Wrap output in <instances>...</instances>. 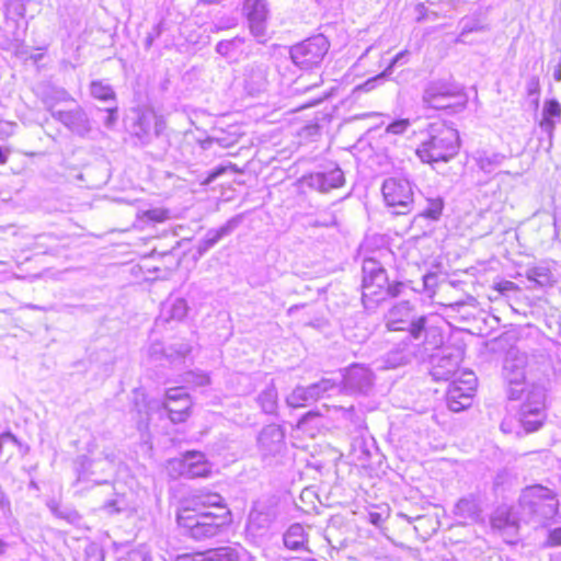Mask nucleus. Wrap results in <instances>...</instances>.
I'll list each match as a JSON object with an SVG mask.
<instances>
[{
    "label": "nucleus",
    "mask_w": 561,
    "mask_h": 561,
    "mask_svg": "<svg viewBox=\"0 0 561 561\" xmlns=\"http://www.w3.org/2000/svg\"><path fill=\"white\" fill-rule=\"evenodd\" d=\"M545 393L535 389L520 408V423L527 433L537 431L542 425Z\"/></svg>",
    "instance_id": "obj_13"
},
{
    "label": "nucleus",
    "mask_w": 561,
    "mask_h": 561,
    "mask_svg": "<svg viewBox=\"0 0 561 561\" xmlns=\"http://www.w3.org/2000/svg\"><path fill=\"white\" fill-rule=\"evenodd\" d=\"M309 387L317 401L342 392L341 383L331 378H322Z\"/></svg>",
    "instance_id": "obj_32"
},
{
    "label": "nucleus",
    "mask_w": 561,
    "mask_h": 561,
    "mask_svg": "<svg viewBox=\"0 0 561 561\" xmlns=\"http://www.w3.org/2000/svg\"><path fill=\"white\" fill-rule=\"evenodd\" d=\"M300 183L310 190L327 194L331 190L343 186L345 178L343 171L339 167H334L330 170L306 174L300 179Z\"/></svg>",
    "instance_id": "obj_14"
},
{
    "label": "nucleus",
    "mask_w": 561,
    "mask_h": 561,
    "mask_svg": "<svg viewBox=\"0 0 561 561\" xmlns=\"http://www.w3.org/2000/svg\"><path fill=\"white\" fill-rule=\"evenodd\" d=\"M173 352L181 358H184L190 352L191 347L186 344H180L176 348H170V352L165 353L162 345L160 343H153L149 347V356L152 359H160L162 356H165L168 359L172 360Z\"/></svg>",
    "instance_id": "obj_38"
},
{
    "label": "nucleus",
    "mask_w": 561,
    "mask_h": 561,
    "mask_svg": "<svg viewBox=\"0 0 561 561\" xmlns=\"http://www.w3.org/2000/svg\"><path fill=\"white\" fill-rule=\"evenodd\" d=\"M53 118L80 137H84L91 131L90 119L80 106L69 111L53 112Z\"/></svg>",
    "instance_id": "obj_18"
},
{
    "label": "nucleus",
    "mask_w": 561,
    "mask_h": 561,
    "mask_svg": "<svg viewBox=\"0 0 561 561\" xmlns=\"http://www.w3.org/2000/svg\"><path fill=\"white\" fill-rule=\"evenodd\" d=\"M417 312L415 305L409 300H402L392 305L383 316V322L387 331L396 332L402 328V324Z\"/></svg>",
    "instance_id": "obj_22"
},
{
    "label": "nucleus",
    "mask_w": 561,
    "mask_h": 561,
    "mask_svg": "<svg viewBox=\"0 0 561 561\" xmlns=\"http://www.w3.org/2000/svg\"><path fill=\"white\" fill-rule=\"evenodd\" d=\"M520 513L528 522L543 526L559 511V500L554 491L535 484L526 488L519 497Z\"/></svg>",
    "instance_id": "obj_3"
},
{
    "label": "nucleus",
    "mask_w": 561,
    "mask_h": 561,
    "mask_svg": "<svg viewBox=\"0 0 561 561\" xmlns=\"http://www.w3.org/2000/svg\"><path fill=\"white\" fill-rule=\"evenodd\" d=\"M413 183L403 175L387 178L381 186L382 196L394 215H405L413 210Z\"/></svg>",
    "instance_id": "obj_7"
},
{
    "label": "nucleus",
    "mask_w": 561,
    "mask_h": 561,
    "mask_svg": "<svg viewBox=\"0 0 561 561\" xmlns=\"http://www.w3.org/2000/svg\"><path fill=\"white\" fill-rule=\"evenodd\" d=\"M444 208V202L440 197L428 198L426 207L420 213L421 216L437 220L439 219Z\"/></svg>",
    "instance_id": "obj_40"
},
{
    "label": "nucleus",
    "mask_w": 561,
    "mask_h": 561,
    "mask_svg": "<svg viewBox=\"0 0 561 561\" xmlns=\"http://www.w3.org/2000/svg\"><path fill=\"white\" fill-rule=\"evenodd\" d=\"M548 547L561 546V527L549 531L547 543Z\"/></svg>",
    "instance_id": "obj_53"
},
{
    "label": "nucleus",
    "mask_w": 561,
    "mask_h": 561,
    "mask_svg": "<svg viewBox=\"0 0 561 561\" xmlns=\"http://www.w3.org/2000/svg\"><path fill=\"white\" fill-rule=\"evenodd\" d=\"M145 216L154 222H161L167 219V214L162 209H150L145 213Z\"/></svg>",
    "instance_id": "obj_56"
},
{
    "label": "nucleus",
    "mask_w": 561,
    "mask_h": 561,
    "mask_svg": "<svg viewBox=\"0 0 561 561\" xmlns=\"http://www.w3.org/2000/svg\"><path fill=\"white\" fill-rule=\"evenodd\" d=\"M435 280L436 275L434 273H427L423 276V283L426 288L433 286L435 284Z\"/></svg>",
    "instance_id": "obj_63"
},
{
    "label": "nucleus",
    "mask_w": 561,
    "mask_h": 561,
    "mask_svg": "<svg viewBox=\"0 0 561 561\" xmlns=\"http://www.w3.org/2000/svg\"><path fill=\"white\" fill-rule=\"evenodd\" d=\"M25 11L26 7L23 0H10L5 5V16L14 23L24 18Z\"/></svg>",
    "instance_id": "obj_41"
},
{
    "label": "nucleus",
    "mask_w": 561,
    "mask_h": 561,
    "mask_svg": "<svg viewBox=\"0 0 561 561\" xmlns=\"http://www.w3.org/2000/svg\"><path fill=\"white\" fill-rule=\"evenodd\" d=\"M390 77V69H385L379 75L369 78L364 83L359 84L356 90L363 91V92H370L373 91L377 85L382 84L388 78Z\"/></svg>",
    "instance_id": "obj_44"
},
{
    "label": "nucleus",
    "mask_w": 561,
    "mask_h": 561,
    "mask_svg": "<svg viewBox=\"0 0 561 561\" xmlns=\"http://www.w3.org/2000/svg\"><path fill=\"white\" fill-rule=\"evenodd\" d=\"M415 10L417 11L419 15L416 18V21L417 22H422L425 20V11H426V8L423 3H419L415 8Z\"/></svg>",
    "instance_id": "obj_64"
},
{
    "label": "nucleus",
    "mask_w": 561,
    "mask_h": 561,
    "mask_svg": "<svg viewBox=\"0 0 561 561\" xmlns=\"http://www.w3.org/2000/svg\"><path fill=\"white\" fill-rule=\"evenodd\" d=\"M462 357V350L451 346L444 347L440 354L436 356L431 353V359L433 360L431 374L433 378L435 380H449L453 378L459 369Z\"/></svg>",
    "instance_id": "obj_11"
},
{
    "label": "nucleus",
    "mask_w": 561,
    "mask_h": 561,
    "mask_svg": "<svg viewBox=\"0 0 561 561\" xmlns=\"http://www.w3.org/2000/svg\"><path fill=\"white\" fill-rule=\"evenodd\" d=\"M172 463H176L180 474L188 479L205 478L211 472V465L205 455L195 450L185 453L182 459L173 460Z\"/></svg>",
    "instance_id": "obj_17"
},
{
    "label": "nucleus",
    "mask_w": 561,
    "mask_h": 561,
    "mask_svg": "<svg viewBox=\"0 0 561 561\" xmlns=\"http://www.w3.org/2000/svg\"><path fill=\"white\" fill-rule=\"evenodd\" d=\"M461 23H462V28H461L459 36L456 38V43H465L466 42L465 37L469 33L483 32L486 30V26L483 25L478 20H462Z\"/></svg>",
    "instance_id": "obj_43"
},
{
    "label": "nucleus",
    "mask_w": 561,
    "mask_h": 561,
    "mask_svg": "<svg viewBox=\"0 0 561 561\" xmlns=\"http://www.w3.org/2000/svg\"><path fill=\"white\" fill-rule=\"evenodd\" d=\"M336 225V217L334 213L325 210L319 215L318 218L309 222V226L319 228V227H333Z\"/></svg>",
    "instance_id": "obj_47"
},
{
    "label": "nucleus",
    "mask_w": 561,
    "mask_h": 561,
    "mask_svg": "<svg viewBox=\"0 0 561 561\" xmlns=\"http://www.w3.org/2000/svg\"><path fill=\"white\" fill-rule=\"evenodd\" d=\"M16 127L14 122L0 121V140H7L14 135Z\"/></svg>",
    "instance_id": "obj_51"
},
{
    "label": "nucleus",
    "mask_w": 561,
    "mask_h": 561,
    "mask_svg": "<svg viewBox=\"0 0 561 561\" xmlns=\"http://www.w3.org/2000/svg\"><path fill=\"white\" fill-rule=\"evenodd\" d=\"M388 274L383 265L374 257H366L362 264V300L365 308H374L382 301V293L388 285Z\"/></svg>",
    "instance_id": "obj_5"
},
{
    "label": "nucleus",
    "mask_w": 561,
    "mask_h": 561,
    "mask_svg": "<svg viewBox=\"0 0 561 561\" xmlns=\"http://www.w3.org/2000/svg\"><path fill=\"white\" fill-rule=\"evenodd\" d=\"M163 31V22L154 24L151 30L147 33L145 38V48L149 49L153 45L154 41L159 38Z\"/></svg>",
    "instance_id": "obj_49"
},
{
    "label": "nucleus",
    "mask_w": 561,
    "mask_h": 561,
    "mask_svg": "<svg viewBox=\"0 0 561 561\" xmlns=\"http://www.w3.org/2000/svg\"><path fill=\"white\" fill-rule=\"evenodd\" d=\"M540 80L538 76H531L526 81V92L529 98H533V103L535 107L539 105V96H540Z\"/></svg>",
    "instance_id": "obj_45"
},
{
    "label": "nucleus",
    "mask_w": 561,
    "mask_h": 561,
    "mask_svg": "<svg viewBox=\"0 0 561 561\" xmlns=\"http://www.w3.org/2000/svg\"><path fill=\"white\" fill-rule=\"evenodd\" d=\"M286 404L289 408H301L311 402H316V398L310 390V387L297 386L287 397Z\"/></svg>",
    "instance_id": "obj_34"
},
{
    "label": "nucleus",
    "mask_w": 561,
    "mask_h": 561,
    "mask_svg": "<svg viewBox=\"0 0 561 561\" xmlns=\"http://www.w3.org/2000/svg\"><path fill=\"white\" fill-rule=\"evenodd\" d=\"M409 126V119H397L387 126L386 131L393 135H401L408 129Z\"/></svg>",
    "instance_id": "obj_50"
},
{
    "label": "nucleus",
    "mask_w": 561,
    "mask_h": 561,
    "mask_svg": "<svg viewBox=\"0 0 561 561\" xmlns=\"http://www.w3.org/2000/svg\"><path fill=\"white\" fill-rule=\"evenodd\" d=\"M515 289H517V285L511 280H505L497 285V290L501 293L511 291Z\"/></svg>",
    "instance_id": "obj_60"
},
{
    "label": "nucleus",
    "mask_w": 561,
    "mask_h": 561,
    "mask_svg": "<svg viewBox=\"0 0 561 561\" xmlns=\"http://www.w3.org/2000/svg\"><path fill=\"white\" fill-rule=\"evenodd\" d=\"M527 355L518 350H510L505 356L503 375L510 383L507 396L511 400H517L523 392V383L526 377Z\"/></svg>",
    "instance_id": "obj_9"
},
{
    "label": "nucleus",
    "mask_w": 561,
    "mask_h": 561,
    "mask_svg": "<svg viewBox=\"0 0 561 561\" xmlns=\"http://www.w3.org/2000/svg\"><path fill=\"white\" fill-rule=\"evenodd\" d=\"M244 88L249 94L255 95L266 89L267 85V66L264 64L252 62L244 68Z\"/></svg>",
    "instance_id": "obj_24"
},
{
    "label": "nucleus",
    "mask_w": 561,
    "mask_h": 561,
    "mask_svg": "<svg viewBox=\"0 0 561 561\" xmlns=\"http://www.w3.org/2000/svg\"><path fill=\"white\" fill-rule=\"evenodd\" d=\"M91 94L93 98L103 101V102H110L115 101V92L113 91L112 87L108 84H104L101 81H93L90 87Z\"/></svg>",
    "instance_id": "obj_39"
},
{
    "label": "nucleus",
    "mask_w": 561,
    "mask_h": 561,
    "mask_svg": "<svg viewBox=\"0 0 561 561\" xmlns=\"http://www.w3.org/2000/svg\"><path fill=\"white\" fill-rule=\"evenodd\" d=\"M242 220V215H236L218 229H209L206 232L205 237L202 240H199L196 245V251L198 255H204L207 251L215 247L221 239L230 236L241 225Z\"/></svg>",
    "instance_id": "obj_21"
},
{
    "label": "nucleus",
    "mask_w": 561,
    "mask_h": 561,
    "mask_svg": "<svg viewBox=\"0 0 561 561\" xmlns=\"http://www.w3.org/2000/svg\"><path fill=\"white\" fill-rule=\"evenodd\" d=\"M103 459L107 463V469L112 470L115 466L117 455L114 448H106L102 451Z\"/></svg>",
    "instance_id": "obj_55"
},
{
    "label": "nucleus",
    "mask_w": 561,
    "mask_h": 561,
    "mask_svg": "<svg viewBox=\"0 0 561 561\" xmlns=\"http://www.w3.org/2000/svg\"><path fill=\"white\" fill-rule=\"evenodd\" d=\"M561 122V104L554 100H547L543 103L542 118L539 126L550 138L553 135L556 125Z\"/></svg>",
    "instance_id": "obj_26"
},
{
    "label": "nucleus",
    "mask_w": 561,
    "mask_h": 561,
    "mask_svg": "<svg viewBox=\"0 0 561 561\" xmlns=\"http://www.w3.org/2000/svg\"><path fill=\"white\" fill-rule=\"evenodd\" d=\"M465 379L454 380L447 389L446 402L453 412H460L471 405L476 390V377L473 373L462 374Z\"/></svg>",
    "instance_id": "obj_10"
},
{
    "label": "nucleus",
    "mask_w": 561,
    "mask_h": 561,
    "mask_svg": "<svg viewBox=\"0 0 561 561\" xmlns=\"http://www.w3.org/2000/svg\"><path fill=\"white\" fill-rule=\"evenodd\" d=\"M320 416V413L318 411H309L305 413L298 421L297 426L302 427L307 422H309L311 419Z\"/></svg>",
    "instance_id": "obj_58"
},
{
    "label": "nucleus",
    "mask_w": 561,
    "mask_h": 561,
    "mask_svg": "<svg viewBox=\"0 0 561 561\" xmlns=\"http://www.w3.org/2000/svg\"><path fill=\"white\" fill-rule=\"evenodd\" d=\"M184 399H191L183 387L170 388L165 392V401L170 403H181Z\"/></svg>",
    "instance_id": "obj_48"
},
{
    "label": "nucleus",
    "mask_w": 561,
    "mask_h": 561,
    "mask_svg": "<svg viewBox=\"0 0 561 561\" xmlns=\"http://www.w3.org/2000/svg\"><path fill=\"white\" fill-rule=\"evenodd\" d=\"M409 55V51L408 50H402L400 53H398L393 58L392 60L390 61V64L386 67V69H390V75L393 72V68L397 66V65H403L407 62V56Z\"/></svg>",
    "instance_id": "obj_54"
},
{
    "label": "nucleus",
    "mask_w": 561,
    "mask_h": 561,
    "mask_svg": "<svg viewBox=\"0 0 561 561\" xmlns=\"http://www.w3.org/2000/svg\"><path fill=\"white\" fill-rule=\"evenodd\" d=\"M147 559V553L141 550H133L128 553L129 561H145Z\"/></svg>",
    "instance_id": "obj_59"
},
{
    "label": "nucleus",
    "mask_w": 561,
    "mask_h": 561,
    "mask_svg": "<svg viewBox=\"0 0 561 561\" xmlns=\"http://www.w3.org/2000/svg\"><path fill=\"white\" fill-rule=\"evenodd\" d=\"M472 159L481 171L491 173L503 163L505 156L499 152L478 150L473 153Z\"/></svg>",
    "instance_id": "obj_30"
},
{
    "label": "nucleus",
    "mask_w": 561,
    "mask_h": 561,
    "mask_svg": "<svg viewBox=\"0 0 561 561\" xmlns=\"http://www.w3.org/2000/svg\"><path fill=\"white\" fill-rule=\"evenodd\" d=\"M407 287L408 286L404 282L396 280L390 283L388 280V285H386L385 291L381 295L382 300H386L387 298H397L401 296Z\"/></svg>",
    "instance_id": "obj_46"
},
{
    "label": "nucleus",
    "mask_w": 561,
    "mask_h": 561,
    "mask_svg": "<svg viewBox=\"0 0 561 561\" xmlns=\"http://www.w3.org/2000/svg\"><path fill=\"white\" fill-rule=\"evenodd\" d=\"M176 561H240V551L237 547L221 546L204 551L181 554Z\"/></svg>",
    "instance_id": "obj_20"
},
{
    "label": "nucleus",
    "mask_w": 561,
    "mask_h": 561,
    "mask_svg": "<svg viewBox=\"0 0 561 561\" xmlns=\"http://www.w3.org/2000/svg\"><path fill=\"white\" fill-rule=\"evenodd\" d=\"M284 545L291 550L302 548L307 541L305 528L300 524H293L284 534Z\"/></svg>",
    "instance_id": "obj_33"
},
{
    "label": "nucleus",
    "mask_w": 561,
    "mask_h": 561,
    "mask_svg": "<svg viewBox=\"0 0 561 561\" xmlns=\"http://www.w3.org/2000/svg\"><path fill=\"white\" fill-rule=\"evenodd\" d=\"M255 401L263 413L271 415L276 414L278 409V392L273 380L259 392Z\"/></svg>",
    "instance_id": "obj_29"
},
{
    "label": "nucleus",
    "mask_w": 561,
    "mask_h": 561,
    "mask_svg": "<svg viewBox=\"0 0 561 561\" xmlns=\"http://www.w3.org/2000/svg\"><path fill=\"white\" fill-rule=\"evenodd\" d=\"M103 508L105 511H107L108 513H117L119 512L121 510L117 507V502L116 500H110L107 502L104 503L103 505Z\"/></svg>",
    "instance_id": "obj_62"
},
{
    "label": "nucleus",
    "mask_w": 561,
    "mask_h": 561,
    "mask_svg": "<svg viewBox=\"0 0 561 561\" xmlns=\"http://www.w3.org/2000/svg\"><path fill=\"white\" fill-rule=\"evenodd\" d=\"M216 51L230 62H238L248 55L245 50V39L240 36L218 42Z\"/></svg>",
    "instance_id": "obj_25"
},
{
    "label": "nucleus",
    "mask_w": 561,
    "mask_h": 561,
    "mask_svg": "<svg viewBox=\"0 0 561 561\" xmlns=\"http://www.w3.org/2000/svg\"><path fill=\"white\" fill-rule=\"evenodd\" d=\"M243 12L248 19L251 34L262 42L266 35L268 16L266 0H244Z\"/></svg>",
    "instance_id": "obj_15"
},
{
    "label": "nucleus",
    "mask_w": 561,
    "mask_h": 561,
    "mask_svg": "<svg viewBox=\"0 0 561 561\" xmlns=\"http://www.w3.org/2000/svg\"><path fill=\"white\" fill-rule=\"evenodd\" d=\"M257 447L263 458L275 457L285 448V432L280 425L268 424L257 436Z\"/></svg>",
    "instance_id": "obj_16"
},
{
    "label": "nucleus",
    "mask_w": 561,
    "mask_h": 561,
    "mask_svg": "<svg viewBox=\"0 0 561 561\" xmlns=\"http://www.w3.org/2000/svg\"><path fill=\"white\" fill-rule=\"evenodd\" d=\"M99 462H100L99 459L90 460L89 458L83 457L82 462H81V469L79 470V478L81 479V478H85L90 474H93L94 471L90 470V468L98 465Z\"/></svg>",
    "instance_id": "obj_52"
},
{
    "label": "nucleus",
    "mask_w": 561,
    "mask_h": 561,
    "mask_svg": "<svg viewBox=\"0 0 561 561\" xmlns=\"http://www.w3.org/2000/svg\"><path fill=\"white\" fill-rule=\"evenodd\" d=\"M453 513L466 524H479L484 522L481 503L473 495L461 497L455 504Z\"/></svg>",
    "instance_id": "obj_23"
},
{
    "label": "nucleus",
    "mask_w": 561,
    "mask_h": 561,
    "mask_svg": "<svg viewBox=\"0 0 561 561\" xmlns=\"http://www.w3.org/2000/svg\"><path fill=\"white\" fill-rule=\"evenodd\" d=\"M191 405V399H184L181 403L163 402V409L167 411L169 419L174 424L186 421L190 415Z\"/></svg>",
    "instance_id": "obj_36"
},
{
    "label": "nucleus",
    "mask_w": 561,
    "mask_h": 561,
    "mask_svg": "<svg viewBox=\"0 0 561 561\" xmlns=\"http://www.w3.org/2000/svg\"><path fill=\"white\" fill-rule=\"evenodd\" d=\"M526 278L534 283L531 288H542L552 286L554 283L553 274L547 265H536L526 270Z\"/></svg>",
    "instance_id": "obj_31"
},
{
    "label": "nucleus",
    "mask_w": 561,
    "mask_h": 561,
    "mask_svg": "<svg viewBox=\"0 0 561 561\" xmlns=\"http://www.w3.org/2000/svg\"><path fill=\"white\" fill-rule=\"evenodd\" d=\"M491 527L499 531L513 533L517 528L516 518L507 505L497 506L490 518Z\"/></svg>",
    "instance_id": "obj_27"
},
{
    "label": "nucleus",
    "mask_w": 561,
    "mask_h": 561,
    "mask_svg": "<svg viewBox=\"0 0 561 561\" xmlns=\"http://www.w3.org/2000/svg\"><path fill=\"white\" fill-rule=\"evenodd\" d=\"M71 100V95L64 88L50 87L43 94V103L51 116L53 112H57L55 106L58 103L68 102Z\"/></svg>",
    "instance_id": "obj_35"
},
{
    "label": "nucleus",
    "mask_w": 561,
    "mask_h": 561,
    "mask_svg": "<svg viewBox=\"0 0 561 561\" xmlns=\"http://www.w3.org/2000/svg\"><path fill=\"white\" fill-rule=\"evenodd\" d=\"M340 383L342 392L367 394L374 385V374L362 364H353L345 369Z\"/></svg>",
    "instance_id": "obj_12"
},
{
    "label": "nucleus",
    "mask_w": 561,
    "mask_h": 561,
    "mask_svg": "<svg viewBox=\"0 0 561 561\" xmlns=\"http://www.w3.org/2000/svg\"><path fill=\"white\" fill-rule=\"evenodd\" d=\"M162 122L151 111L137 112L136 119L131 126V134L136 136L141 145H147L152 134L159 135Z\"/></svg>",
    "instance_id": "obj_19"
},
{
    "label": "nucleus",
    "mask_w": 561,
    "mask_h": 561,
    "mask_svg": "<svg viewBox=\"0 0 561 561\" xmlns=\"http://www.w3.org/2000/svg\"><path fill=\"white\" fill-rule=\"evenodd\" d=\"M193 501L196 505L194 510L218 512V507H226L222 504V497L218 493H201L194 495Z\"/></svg>",
    "instance_id": "obj_37"
},
{
    "label": "nucleus",
    "mask_w": 561,
    "mask_h": 561,
    "mask_svg": "<svg viewBox=\"0 0 561 561\" xmlns=\"http://www.w3.org/2000/svg\"><path fill=\"white\" fill-rule=\"evenodd\" d=\"M187 304L183 298H169L161 306L159 319L165 322L171 320L180 321L185 318L187 313Z\"/></svg>",
    "instance_id": "obj_28"
},
{
    "label": "nucleus",
    "mask_w": 561,
    "mask_h": 561,
    "mask_svg": "<svg viewBox=\"0 0 561 561\" xmlns=\"http://www.w3.org/2000/svg\"><path fill=\"white\" fill-rule=\"evenodd\" d=\"M178 523L192 538L203 540L215 537L230 523V512L227 507H218V512L185 507L178 515Z\"/></svg>",
    "instance_id": "obj_4"
},
{
    "label": "nucleus",
    "mask_w": 561,
    "mask_h": 561,
    "mask_svg": "<svg viewBox=\"0 0 561 561\" xmlns=\"http://www.w3.org/2000/svg\"><path fill=\"white\" fill-rule=\"evenodd\" d=\"M182 381L193 387H204L210 382V378L203 371L190 370L183 375Z\"/></svg>",
    "instance_id": "obj_42"
},
{
    "label": "nucleus",
    "mask_w": 561,
    "mask_h": 561,
    "mask_svg": "<svg viewBox=\"0 0 561 561\" xmlns=\"http://www.w3.org/2000/svg\"><path fill=\"white\" fill-rule=\"evenodd\" d=\"M422 100L431 108H453L454 112L463 108L467 103L462 89L457 84L446 81L430 82L423 92Z\"/></svg>",
    "instance_id": "obj_6"
},
{
    "label": "nucleus",
    "mask_w": 561,
    "mask_h": 561,
    "mask_svg": "<svg viewBox=\"0 0 561 561\" xmlns=\"http://www.w3.org/2000/svg\"><path fill=\"white\" fill-rule=\"evenodd\" d=\"M225 171H226V169L224 167H218L215 170L210 171L207 179L205 180V183L208 184V183L215 181L218 176L224 174Z\"/></svg>",
    "instance_id": "obj_61"
},
{
    "label": "nucleus",
    "mask_w": 561,
    "mask_h": 561,
    "mask_svg": "<svg viewBox=\"0 0 561 561\" xmlns=\"http://www.w3.org/2000/svg\"><path fill=\"white\" fill-rule=\"evenodd\" d=\"M427 138L416 149V156L424 163L448 162L457 156L460 148L458 130L446 122L437 121L428 124Z\"/></svg>",
    "instance_id": "obj_2"
},
{
    "label": "nucleus",
    "mask_w": 561,
    "mask_h": 561,
    "mask_svg": "<svg viewBox=\"0 0 561 561\" xmlns=\"http://www.w3.org/2000/svg\"><path fill=\"white\" fill-rule=\"evenodd\" d=\"M440 323L442 318L438 314L417 311L398 331L405 332L407 336L387 354V362L392 366H401L413 360L420 363L427 360L431 352L444 344Z\"/></svg>",
    "instance_id": "obj_1"
},
{
    "label": "nucleus",
    "mask_w": 561,
    "mask_h": 561,
    "mask_svg": "<svg viewBox=\"0 0 561 561\" xmlns=\"http://www.w3.org/2000/svg\"><path fill=\"white\" fill-rule=\"evenodd\" d=\"M330 49L328 38L318 34L309 37L290 48V58L293 62L302 70L319 68Z\"/></svg>",
    "instance_id": "obj_8"
},
{
    "label": "nucleus",
    "mask_w": 561,
    "mask_h": 561,
    "mask_svg": "<svg viewBox=\"0 0 561 561\" xmlns=\"http://www.w3.org/2000/svg\"><path fill=\"white\" fill-rule=\"evenodd\" d=\"M106 111H107V117H106L104 124L107 127H111L117 119V107L112 106V107H108Z\"/></svg>",
    "instance_id": "obj_57"
}]
</instances>
